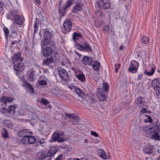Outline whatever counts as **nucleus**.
<instances>
[{
	"label": "nucleus",
	"instance_id": "obj_44",
	"mask_svg": "<svg viewBox=\"0 0 160 160\" xmlns=\"http://www.w3.org/2000/svg\"><path fill=\"white\" fill-rule=\"evenodd\" d=\"M3 30L5 34V36L6 38H7L8 36V34L9 32L8 29L6 27L3 28Z\"/></svg>",
	"mask_w": 160,
	"mask_h": 160
},
{
	"label": "nucleus",
	"instance_id": "obj_17",
	"mask_svg": "<svg viewBox=\"0 0 160 160\" xmlns=\"http://www.w3.org/2000/svg\"><path fill=\"white\" fill-rule=\"evenodd\" d=\"M14 20L16 23L21 27L23 23L22 18L18 15H15L14 17Z\"/></svg>",
	"mask_w": 160,
	"mask_h": 160
},
{
	"label": "nucleus",
	"instance_id": "obj_53",
	"mask_svg": "<svg viewBox=\"0 0 160 160\" xmlns=\"http://www.w3.org/2000/svg\"><path fill=\"white\" fill-rule=\"evenodd\" d=\"M91 134L96 137H98L99 136V135L98 133H97L96 132L93 131L91 132Z\"/></svg>",
	"mask_w": 160,
	"mask_h": 160
},
{
	"label": "nucleus",
	"instance_id": "obj_13",
	"mask_svg": "<svg viewBox=\"0 0 160 160\" xmlns=\"http://www.w3.org/2000/svg\"><path fill=\"white\" fill-rule=\"evenodd\" d=\"M32 133L31 132L28 137H27L25 142L22 143L23 145H28L29 144H33L35 142H36V140L35 137L32 136Z\"/></svg>",
	"mask_w": 160,
	"mask_h": 160
},
{
	"label": "nucleus",
	"instance_id": "obj_15",
	"mask_svg": "<svg viewBox=\"0 0 160 160\" xmlns=\"http://www.w3.org/2000/svg\"><path fill=\"white\" fill-rule=\"evenodd\" d=\"M76 47L78 49L80 50H83L85 49L87 50H91L92 49L91 47L86 43H84L83 45L77 43Z\"/></svg>",
	"mask_w": 160,
	"mask_h": 160
},
{
	"label": "nucleus",
	"instance_id": "obj_24",
	"mask_svg": "<svg viewBox=\"0 0 160 160\" xmlns=\"http://www.w3.org/2000/svg\"><path fill=\"white\" fill-rule=\"evenodd\" d=\"M82 5L81 2H77L74 8L73 11L74 13H77L82 9Z\"/></svg>",
	"mask_w": 160,
	"mask_h": 160
},
{
	"label": "nucleus",
	"instance_id": "obj_35",
	"mask_svg": "<svg viewBox=\"0 0 160 160\" xmlns=\"http://www.w3.org/2000/svg\"><path fill=\"white\" fill-rule=\"evenodd\" d=\"M25 85L30 90L31 93L34 92L33 89L30 84L28 82H26L25 83Z\"/></svg>",
	"mask_w": 160,
	"mask_h": 160
},
{
	"label": "nucleus",
	"instance_id": "obj_49",
	"mask_svg": "<svg viewBox=\"0 0 160 160\" xmlns=\"http://www.w3.org/2000/svg\"><path fill=\"white\" fill-rule=\"evenodd\" d=\"M9 13H10V15H12L14 17L16 15H15L17 13V12L15 10H12L10 11Z\"/></svg>",
	"mask_w": 160,
	"mask_h": 160
},
{
	"label": "nucleus",
	"instance_id": "obj_7",
	"mask_svg": "<svg viewBox=\"0 0 160 160\" xmlns=\"http://www.w3.org/2000/svg\"><path fill=\"white\" fill-rule=\"evenodd\" d=\"M99 8L107 10L111 7V3L109 0H100L97 3Z\"/></svg>",
	"mask_w": 160,
	"mask_h": 160
},
{
	"label": "nucleus",
	"instance_id": "obj_19",
	"mask_svg": "<svg viewBox=\"0 0 160 160\" xmlns=\"http://www.w3.org/2000/svg\"><path fill=\"white\" fill-rule=\"evenodd\" d=\"M13 100L12 98L5 96H2L1 98V101L3 102L5 105H6L7 102H12Z\"/></svg>",
	"mask_w": 160,
	"mask_h": 160
},
{
	"label": "nucleus",
	"instance_id": "obj_34",
	"mask_svg": "<svg viewBox=\"0 0 160 160\" xmlns=\"http://www.w3.org/2000/svg\"><path fill=\"white\" fill-rule=\"evenodd\" d=\"M25 85L30 90L31 93L34 92L33 89L30 84L28 82H26L25 83Z\"/></svg>",
	"mask_w": 160,
	"mask_h": 160
},
{
	"label": "nucleus",
	"instance_id": "obj_5",
	"mask_svg": "<svg viewBox=\"0 0 160 160\" xmlns=\"http://www.w3.org/2000/svg\"><path fill=\"white\" fill-rule=\"evenodd\" d=\"M99 91L97 94V96L99 100L100 101H104L106 99V96L103 90L105 92H108L109 90L108 84L107 82L103 83V88H99Z\"/></svg>",
	"mask_w": 160,
	"mask_h": 160
},
{
	"label": "nucleus",
	"instance_id": "obj_47",
	"mask_svg": "<svg viewBox=\"0 0 160 160\" xmlns=\"http://www.w3.org/2000/svg\"><path fill=\"white\" fill-rule=\"evenodd\" d=\"M39 84L40 85H45L47 84V82L45 80L39 81L38 82Z\"/></svg>",
	"mask_w": 160,
	"mask_h": 160
},
{
	"label": "nucleus",
	"instance_id": "obj_23",
	"mask_svg": "<svg viewBox=\"0 0 160 160\" xmlns=\"http://www.w3.org/2000/svg\"><path fill=\"white\" fill-rule=\"evenodd\" d=\"M98 154L99 157L104 159H106L108 158L107 156L105 151L101 149H99L98 150Z\"/></svg>",
	"mask_w": 160,
	"mask_h": 160
},
{
	"label": "nucleus",
	"instance_id": "obj_59",
	"mask_svg": "<svg viewBox=\"0 0 160 160\" xmlns=\"http://www.w3.org/2000/svg\"><path fill=\"white\" fill-rule=\"evenodd\" d=\"M142 75H139L138 76V79L139 80H140L142 78Z\"/></svg>",
	"mask_w": 160,
	"mask_h": 160
},
{
	"label": "nucleus",
	"instance_id": "obj_12",
	"mask_svg": "<svg viewBox=\"0 0 160 160\" xmlns=\"http://www.w3.org/2000/svg\"><path fill=\"white\" fill-rule=\"evenodd\" d=\"M63 26L64 30L63 31L64 34H66L71 31L72 27V23L71 20H68L63 23Z\"/></svg>",
	"mask_w": 160,
	"mask_h": 160
},
{
	"label": "nucleus",
	"instance_id": "obj_52",
	"mask_svg": "<svg viewBox=\"0 0 160 160\" xmlns=\"http://www.w3.org/2000/svg\"><path fill=\"white\" fill-rule=\"evenodd\" d=\"M14 17L12 16V15H10V13L9 12L7 16V18L8 19H11L12 21L13 20V18Z\"/></svg>",
	"mask_w": 160,
	"mask_h": 160
},
{
	"label": "nucleus",
	"instance_id": "obj_16",
	"mask_svg": "<svg viewBox=\"0 0 160 160\" xmlns=\"http://www.w3.org/2000/svg\"><path fill=\"white\" fill-rule=\"evenodd\" d=\"M92 58L85 56L83 57L82 62L84 65L90 66L92 64Z\"/></svg>",
	"mask_w": 160,
	"mask_h": 160
},
{
	"label": "nucleus",
	"instance_id": "obj_62",
	"mask_svg": "<svg viewBox=\"0 0 160 160\" xmlns=\"http://www.w3.org/2000/svg\"><path fill=\"white\" fill-rule=\"evenodd\" d=\"M37 142L36 144H37L38 145H40L39 144V141H38V142Z\"/></svg>",
	"mask_w": 160,
	"mask_h": 160
},
{
	"label": "nucleus",
	"instance_id": "obj_11",
	"mask_svg": "<svg viewBox=\"0 0 160 160\" xmlns=\"http://www.w3.org/2000/svg\"><path fill=\"white\" fill-rule=\"evenodd\" d=\"M152 87L156 91V94L158 96L160 94V88L159 87L160 83L159 80L157 79L153 80L152 82Z\"/></svg>",
	"mask_w": 160,
	"mask_h": 160
},
{
	"label": "nucleus",
	"instance_id": "obj_57",
	"mask_svg": "<svg viewBox=\"0 0 160 160\" xmlns=\"http://www.w3.org/2000/svg\"><path fill=\"white\" fill-rule=\"evenodd\" d=\"M35 2L38 3V5H40L41 4V1L40 0H34Z\"/></svg>",
	"mask_w": 160,
	"mask_h": 160
},
{
	"label": "nucleus",
	"instance_id": "obj_45",
	"mask_svg": "<svg viewBox=\"0 0 160 160\" xmlns=\"http://www.w3.org/2000/svg\"><path fill=\"white\" fill-rule=\"evenodd\" d=\"M103 30L106 33H108L109 30V26L107 25L104 26L103 28Z\"/></svg>",
	"mask_w": 160,
	"mask_h": 160
},
{
	"label": "nucleus",
	"instance_id": "obj_55",
	"mask_svg": "<svg viewBox=\"0 0 160 160\" xmlns=\"http://www.w3.org/2000/svg\"><path fill=\"white\" fill-rule=\"evenodd\" d=\"M146 74L148 76H151L153 74L151 71L148 72H146Z\"/></svg>",
	"mask_w": 160,
	"mask_h": 160
},
{
	"label": "nucleus",
	"instance_id": "obj_56",
	"mask_svg": "<svg viewBox=\"0 0 160 160\" xmlns=\"http://www.w3.org/2000/svg\"><path fill=\"white\" fill-rule=\"evenodd\" d=\"M155 69L156 68L154 67H152L151 68V72L153 73V74L155 72Z\"/></svg>",
	"mask_w": 160,
	"mask_h": 160
},
{
	"label": "nucleus",
	"instance_id": "obj_21",
	"mask_svg": "<svg viewBox=\"0 0 160 160\" xmlns=\"http://www.w3.org/2000/svg\"><path fill=\"white\" fill-rule=\"evenodd\" d=\"M65 114L66 117L69 118L70 119H72L75 121L78 122L79 119V117L74 114H70L67 113H65Z\"/></svg>",
	"mask_w": 160,
	"mask_h": 160
},
{
	"label": "nucleus",
	"instance_id": "obj_61",
	"mask_svg": "<svg viewBox=\"0 0 160 160\" xmlns=\"http://www.w3.org/2000/svg\"><path fill=\"white\" fill-rule=\"evenodd\" d=\"M141 112L142 113H146L147 112H148V111H145V110H144V111H141ZM148 111L149 112H150V111Z\"/></svg>",
	"mask_w": 160,
	"mask_h": 160
},
{
	"label": "nucleus",
	"instance_id": "obj_58",
	"mask_svg": "<svg viewBox=\"0 0 160 160\" xmlns=\"http://www.w3.org/2000/svg\"><path fill=\"white\" fill-rule=\"evenodd\" d=\"M75 53L78 56V57H80L81 56H82V55L80 54H79V53H78L77 52H76V51H75Z\"/></svg>",
	"mask_w": 160,
	"mask_h": 160
},
{
	"label": "nucleus",
	"instance_id": "obj_37",
	"mask_svg": "<svg viewBox=\"0 0 160 160\" xmlns=\"http://www.w3.org/2000/svg\"><path fill=\"white\" fill-rule=\"evenodd\" d=\"M146 117L147 118L146 119H144V121L145 123L149 122L150 123L152 122L153 120L151 117L148 115H146Z\"/></svg>",
	"mask_w": 160,
	"mask_h": 160
},
{
	"label": "nucleus",
	"instance_id": "obj_31",
	"mask_svg": "<svg viewBox=\"0 0 160 160\" xmlns=\"http://www.w3.org/2000/svg\"><path fill=\"white\" fill-rule=\"evenodd\" d=\"M40 102L42 103L44 105H48V109H51V106L49 105V102L46 99L44 98H42L41 99Z\"/></svg>",
	"mask_w": 160,
	"mask_h": 160
},
{
	"label": "nucleus",
	"instance_id": "obj_48",
	"mask_svg": "<svg viewBox=\"0 0 160 160\" xmlns=\"http://www.w3.org/2000/svg\"><path fill=\"white\" fill-rule=\"evenodd\" d=\"M38 141H39V144L40 145H41L42 144H43L44 143L45 140L43 138H39V139H37L36 140V142H38Z\"/></svg>",
	"mask_w": 160,
	"mask_h": 160
},
{
	"label": "nucleus",
	"instance_id": "obj_20",
	"mask_svg": "<svg viewBox=\"0 0 160 160\" xmlns=\"http://www.w3.org/2000/svg\"><path fill=\"white\" fill-rule=\"evenodd\" d=\"M21 53L20 52L16 53L13 57L12 59L14 62H21L22 60V58H21Z\"/></svg>",
	"mask_w": 160,
	"mask_h": 160
},
{
	"label": "nucleus",
	"instance_id": "obj_6",
	"mask_svg": "<svg viewBox=\"0 0 160 160\" xmlns=\"http://www.w3.org/2000/svg\"><path fill=\"white\" fill-rule=\"evenodd\" d=\"M135 102L139 107L142 108L141 110H146V107H147L148 99L143 97H139L136 99Z\"/></svg>",
	"mask_w": 160,
	"mask_h": 160
},
{
	"label": "nucleus",
	"instance_id": "obj_43",
	"mask_svg": "<svg viewBox=\"0 0 160 160\" xmlns=\"http://www.w3.org/2000/svg\"><path fill=\"white\" fill-rule=\"evenodd\" d=\"M59 11L60 12V15L62 16H64L66 14L65 12V10L64 9L59 8Z\"/></svg>",
	"mask_w": 160,
	"mask_h": 160
},
{
	"label": "nucleus",
	"instance_id": "obj_2",
	"mask_svg": "<svg viewBox=\"0 0 160 160\" xmlns=\"http://www.w3.org/2000/svg\"><path fill=\"white\" fill-rule=\"evenodd\" d=\"M144 132L150 134L152 137L155 140H158L160 137V125H154L152 128L144 126L141 127L140 129Z\"/></svg>",
	"mask_w": 160,
	"mask_h": 160
},
{
	"label": "nucleus",
	"instance_id": "obj_40",
	"mask_svg": "<svg viewBox=\"0 0 160 160\" xmlns=\"http://www.w3.org/2000/svg\"><path fill=\"white\" fill-rule=\"evenodd\" d=\"M51 92L52 94L55 95L58 94L59 92V89L57 88H54L52 89Z\"/></svg>",
	"mask_w": 160,
	"mask_h": 160
},
{
	"label": "nucleus",
	"instance_id": "obj_10",
	"mask_svg": "<svg viewBox=\"0 0 160 160\" xmlns=\"http://www.w3.org/2000/svg\"><path fill=\"white\" fill-rule=\"evenodd\" d=\"M58 73L61 78L64 81H67L69 79L68 75L66 70L61 67L58 68Z\"/></svg>",
	"mask_w": 160,
	"mask_h": 160
},
{
	"label": "nucleus",
	"instance_id": "obj_60",
	"mask_svg": "<svg viewBox=\"0 0 160 160\" xmlns=\"http://www.w3.org/2000/svg\"><path fill=\"white\" fill-rule=\"evenodd\" d=\"M124 47L123 46V45H121L120 48H119V49L121 50H122L124 49Z\"/></svg>",
	"mask_w": 160,
	"mask_h": 160
},
{
	"label": "nucleus",
	"instance_id": "obj_30",
	"mask_svg": "<svg viewBox=\"0 0 160 160\" xmlns=\"http://www.w3.org/2000/svg\"><path fill=\"white\" fill-rule=\"evenodd\" d=\"M143 151L146 154H151L153 152L152 150L148 147H144L143 148Z\"/></svg>",
	"mask_w": 160,
	"mask_h": 160
},
{
	"label": "nucleus",
	"instance_id": "obj_42",
	"mask_svg": "<svg viewBox=\"0 0 160 160\" xmlns=\"http://www.w3.org/2000/svg\"><path fill=\"white\" fill-rule=\"evenodd\" d=\"M39 26V24L38 23H37V21H35V25H34V35L38 29Z\"/></svg>",
	"mask_w": 160,
	"mask_h": 160
},
{
	"label": "nucleus",
	"instance_id": "obj_51",
	"mask_svg": "<svg viewBox=\"0 0 160 160\" xmlns=\"http://www.w3.org/2000/svg\"><path fill=\"white\" fill-rule=\"evenodd\" d=\"M63 158V155L62 154H60L55 158V160H62Z\"/></svg>",
	"mask_w": 160,
	"mask_h": 160
},
{
	"label": "nucleus",
	"instance_id": "obj_4",
	"mask_svg": "<svg viewBox=\"0 0 160 160\" xmlns=\"http://www.w3.org/2000/svg\"><path fill=\"white\" fill-rule=\"evenodd\" d=\"M64 135V132L62 131L58 130L55 132L52 135L49 142H57L59 143L63 142L65 139L61 137Z\"/></svg>",
	"mask_w": 160,
	"mask_h": 160
},
{
	"label": "nucleus",
	"instance_id": "obj_41",
	"mask_svg": "<svg viewBox=\"0 0 160 160\" xmlns=\"http://www.w3.org/2000/svg\"><path fill=\"white\" fill-rule=\"evenodd\" d=\"M74 1L75 0H68L64 9H66L70 7Z\"/></svg>",
	"mask_w": 160,
	"mask_h": 160
},
{
	"label": "nucleus",
	"instance_id": "obj_38",
	"mask_svg": "<svg viewBox=\"0 0 160 160\" xmlns=\"http://www.w3.org/2000/svg\"><path fill=\"white\" fill-rule=\"evenodd\" d=\"M141 41L143 43L146 44L148 41V38L145 36H143L141 38Z\"/></svg>",
	"mask_w": 160,
	"mask_h": 160
},
{
	"label": "nucleus",
	"instance_id": "obj_9",
	"mask_svg": "<svg viewBox=\"0 0 160 160\" xmlns=\"http://www.w3.org/2000/svg\"><path fill=\"white\" fill-rule=\"evenodd\" d=\"M139 66V63L138 62L135 60L132 61L128 68V71L132 73H136Z\"/></svg>",
	"mask_w": 160,
	"mask_h": 160
},
{
	"label": "nucleus",
	"instance_id": "obj_54",
	"mask_svg": "<svg viewBox=\"0 0 160 160\" xmlns=\"http://www.w3.org/2000/svg\"><path fill=\"white\" fill-rule=\"evenodd\" d=\"M3 6L4 4L3 2L0 1V12L3 11Z\"/></svg>",
	"mask_w": 160,
	"mask_h": 160
},
{
	"label": "nucleus",
	"instance_id": "obj_14",
	"mask_svg": "<svg viewBox=\"0 0 160 160\" xmlns=\"http://www.w3.org/2000/svg\"><path fill=\"white\" fill-rule=\"evenodd\" d=\"M69 87L71 89L73 90L82 98H84L85 94L83 91L81 90L73 85L69 86Z\"/></svg>",
	"mask_w": 160,
	"mask_h": 160
},
{
	"label": "nucleus",
	"instance_id": "obj_3",
	"mask_svg": "<svg viewBox=\"0 0 160 160\" xmlns=\"http://www.w3.org/2000/svg\"><path fill=\"white\" fill-rule=\"evenodd\" d=\"M57 150L55 147L50 148L48 150L47 154L39 152L36 157V160H51L52 158L55 155Z\"/></svg>",
	"mask_w": 160,
	"mask_h": 160
},
{
	"label": "nucleus",
	"instance_id": "obj_64",
	"mask_svg": "<svg viewBox=\"0 0 160 160\" xmlns=\"http://www.w3.org/2000/svg\"><path fill=\"white\" fill-rule=\"evenodd\" d=\"M157 151L158 152V153H160V152H159V149H158V150H157Z\"/></svg>",
	"mask_w": 160,
	"mask_h": 160
},
{
	"label": "nucleus",
	"instance_id": "obj_18",
	"mask_svg": "<svg viewBox=\"0 0 160 160\" xmlns=\"http://www.w3.org/2000/svg\"><path fill=\"white\" fill-rule=\"evenodd\" d=\"M14 67L15 70L22 71L24 69V66L23 63H20L15 64Z\"/></svg>",
	"mask_w": 160,
	"mask_h": 160
},
{
	"label": "nucleus",
	"instance_id": "obj_25",
	"mask_svg": "<svg viewBox=\"0 0 160 160\" xmlns=\"http://www.w3.org/2000/svg\"><path fill=\"white\" fill-rule=\"evenodd\" d=\"M53 61L52 57L51 58H47L46 59L44 60L43 61V64L46 66H49L51 63H52L53 62Z\"/></svg>",
	"mask_w": 160,
	"mask_h": 160
},
{
	"label": "nucleus",
	"instance_id": "obj_63",
	"mask_svg": "<svg viewBox=\"0 0 160 160\" xmlns=\"http://www.w3.org/2000/svg\"><path fill=\"white\" fill-rule=\"evenodd\" d=\"M85 142H87V143H88V140L87 139H85Z\"/></svg>",
	"mask_w": 160,
	"mask_h": 160
},
{
	"label": "nucleus",
	"instance_id": "obj_8",
	"mask_svg": "<svg viewBox=\"0 0 160 160\" xmlns=\"http://www.w3.org/2000/svg\"><path fill=\"white\" fill-rule=\"evenodd\" d=\"M31 132L28 129H22L19 131L18 133L19 137H22V138L20 140L22 143L25 142L27 137Z\"/></svg>",
	"mask_w": 160,
	"mask_h": 160
},
{
	"label": "nucleus",
	"instance_id": "obj_39",
	"mask_svg": "<svg viewBox=\"0 0 160 160\" xmlns=\"http://www.w3.org/2000/svg\"><path fill=\"white\" fill-rule=\"evenodd\" d=\"M51 41V39L48 38H45L43 41V43L44 46H48L50 43Z\"/></svg>",
	"mask_w": 160,
	"mask_h": 160
},
{
	"label": "nucleus",
	"instance_id": "obj_27",
	"mask_svg": "<svg viewBox=\"0 0 160 160\" xmlns=\"http://www.w3.org/2000/svg\"><path fill=\"white\" fill-rule=\"evenodd\" d=\"M76 76L79 80L82 81H84L85 80V75L82 72L78 74H76Z\"/></svg>",
	"mask_w": 160,
	"mask_h": 160
},
{
	"label": "nucleus",
	"instance_id": "obj_28",
	"mask_svg": "<svg viewBox=\"0 0 160 160\" xmlns=\"http://www.w3.org/2000/svg\"><path fill=\"white\" fill-rule=\"evenodd\" d=\"M81 37V34L78 33L74 32L73 35V39L75 42Z\"/></svg>",
	"mask_w": 160,
	"mask_h": 160
},
{
	"label": "nucleus",
	"instance_id": "obj_33",
	"mask_svg": "<svg viewBox=\"0 0 160 160\" xmlns=\"http://www.w3.org/2000/svg\"><path fill=\"white\" fill-rule=\"evenodd\" d=\"M44 37L45 38L51 39L52 37V35L50 32L48 31H45L43 34Z\"/></svg>",
	"mask_w": 160,
	"mask_h": 160
},
{
	"label": "nucleus",
	"instance_id": "obj_36",
	"mask_svg": "<svg viewBox=\"0 0 160 160\" xmlns=\"http://www.w3.org/2000/svg\"><path fill=\"white\" fill-rule=\"evenodd\" d=\"M2 134L4 138H7L9 137L8 132L5 128H3V131H2Z\"/></svg>",
	"mask_w": 160,
	"mask_h": 160
},
{
	"label": "nucleus",
	"instance_id": "obj_29",
	"mask_svg": "<svg viewBox=\"0 0 160 160\" xmlns=\"http://www.w3.org/2000/svg\"><path fill=\"white\" fill-rule=\"evenodd\" d=\"M93 68L96 71H98L99 70L100 63L96 61L94 62V64L92 65Z\"/></svg>",
	"mask_w": 160,
	"mask_h": 160
},
{
	"label": "nucleus",
	"instance_id": "obj_46",
	"mask_svg": "<svg viewBox=\"0 0 160 160\" xmlns=\"http://www.w3.org/2000/svg\"><path fill=\"white\" fill-rule=\"evenodd\" d=\"M9 107V110H15V109L17 107H18V106L17 105H13L11 106H8Z\"/></svg>",
	"mask_w": 160,
	"mask_h": 160
},
{
	"label": "nucleus",
	"instance_id": "obj_1",
	"mask_svg": "<svg viewBox=\"0 0 160 160\" xmlns=\"http://www.w3.org/2000/svg\"><path fill=\"white\" fill-rule=\"evenodd\" d=\"M2 113H5L9 116L18 117L25 115L30 118L31 120L36 119L38 116L36 114L35 111H1Z\"/></svg>",
	"mask_w": 160,
	"mask_h": 160
},
{
	"label": "nucleus",
	"instance_id": "obj_50",
	"mask_svg": "<svg viewBox=\"0 0 160 160\" xmlns=\"http://www.w3.org/2000/svg\"><path fill=\"white\" fill-rule=\"evenodd\" d=\"M115 72L117 73L118 71V70L119 69L120 64H115Z\"/></svg>",
	"mask_w": 160,
	"mask_h": 160
},
{
	"label": "nucleus",
	"instance_id": "obj_22",
	"mask_svg": "<svg viewBox=\"0 0 160 160\" xmlns=\"http://www.w3.org/2000/svg\"><path fill=\"white\" fill-rule=\"evenodd\" d=\"M52 52V49L49 47H46L44 49L43 51V55L45 57L51 55Z\"/></svg>",
	"mask_w": 160,
	"mask_h": 160
},
{
	"label": "nucleus",
	"instance_id": "obj_32",
	"mask_svg": "<svg viewBox=\"0 0 160 160\" xmlns=\"http://www.w3.org/2000/svg\"><path fill=\"white\" fill-rule=\"evenodd\" d=\"M35 71L33 70L30 73L29 78H28L30 81H33L35 79V78L34 76V73H35Z\"/></svg>",
	"mask_w": 160,
	"mask_h": 160
},
{
	"label": "nucleus",
	"instance_id": "obj_26",
	"mask_svg": "<svg viewBox=\"0 0 160 160\" xmlns=\"http://www.w3.org/2000/svg\"><path fill=\"white\" fill-rule=\"evenodd\" d=\"M13 27V26L11 25V30L12 32L10 35V37L12 39H15L17 37L18 34L15 30L14 29Z\"/></svg>",
	"mask_w": 160,
	"mask_h": 160
}]
</instances>
